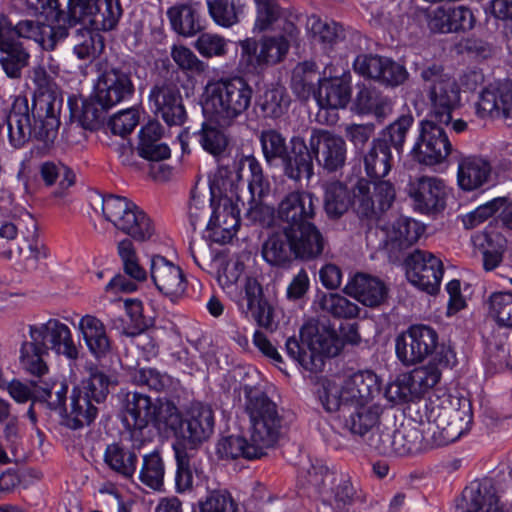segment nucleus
Returning <instances> with one entry per match:
<instances>
[{
    "mask_svg": "<svg viewBox=\"0 0 512 512\" xmlns=\"http://www.w3.org/2000/svg\"><path fill=\"white\" fill-rule=\"evenodd\" d=\"M154 415L152 421L159 428L170 430L176 438L178 437L184 418L173 403L167 401L156 405Z\"/></svg>",
    "mask_w": 512,
    "mask_h": 512,
    "instance_id": "obj_64",
    "label": "nucleus"
},
{
    "mask_svg": "<svg viewBox=\"0 0 512 512\" xmlns=\"http://www.w3.org/2000/svg\"><path fill=\"white\" fill-rule=\"evenodd\" d=\"M149 104L155 116L168 126H181L187 119L181 92L172 82L156 83L150 90Z\"/></svg>",
    "mask_w": 512,
    "mask_h": 512,
    "instance_id": "obj_22",
    "label": "nucleus"
},
{
    "mask_svg": "<svg viewBox=\"0 0 512 512\" xmlns=\"http://www.w3.org/2000/svg\"><path fill=\"white\" fill-rule=\"evenodd\" d=\"M30 341L22 343L20 363L22 368L32 376L48 373L44 356L49 350L68 359L78 357L70 328L59 319L50 318L44 323L29 325Z\"/></svg>",
    "mask_w": 512,
    "mask_h": 512,
    "instance_id": "obj_2",
    "label": "nucleus"
},
{
    "mask_svg": "<svg viewBox=\"0 0 512 512\" xmlns=\"http://www.w3.org/2000/svg\"><path fill=\"white\" fill-rule=\"evenodd\" d=\"M79 330L89 351L96 357H105L111 349V343L103 322L93 315H85L80 319Z\"/></svg>",
    "mask_w": 512,
    "mask_h": 512,
    "instance_id": "obj_42",
    "label": "nucleus"
},
{
    "mask_svg": "<svg viewBox=\"0 0 512 512\" xmlns=\"http://www.w3.org/2000/svg\"><path fill=\"white\" fill-rule=\"evenodd\" d=\"M214 426L212 409L200 403L195 404L184 417L177 439L181 440L185 447L198 448L212 436Z\"/></svg>",
    "mask_w": 512,
    "mask_h": 512,
    "instance_id": "obj_26",
    "label": "nucleus"
},
{
    "mask_svg": "<svg viewBox=\"0 0 512 512\" xmlns=\"http://www.w3.org/2000/svg\"><path fill=\"white\" fill-rule=\"evenodd\" d=\"M318 80L314 63H299L292 72L291 88L300 100H307L314 94L315 81Z\"/></svg>",
    "mask_w": 512,
    "mask_h": 512,
    "instance_id": "obj_54",
    "label": "nucleus"
},
{
    "mask_svg": "<svg viewBox=\"0 0 512 512\" xmlns=\"http://www.w3.org/2000/svg\"><path fill=\"white\" fill-rule=\"evenodd\" d=\"M486 304L488 315L498 326L512 329V292H493Z\"/></svg>",
    "mask_w": 512,
    "mask_h": 512,
    "instance_id": "obj_56",
    "label": "nucleus"
},
{
    "mask_svg": "<svg viewBox=\"0 0 512 512\" xmlns=\"http://www.w3.org/2000/svg\"><path fill=\"white\" fill-rule=\"evenodd\" d=\"M457 507L462 512H504L495 484L490 478L474 480L467 485Z\"/></svg>",
    "mask_w": 512,
    "mask_h": 512,
    "instance_id": "obj_29",
    "label": "nucleus"
},
{
    "mask_svg": "<svg viewBox=\"0 0 512 512\" xmlns=\"http://www.w3.org/2000/svg\"><path fill=\"white\" fill-rule=\"evenodd\" d=\"M150 277L157 290L172 302L179 299L187 287L182 269L161 255L152 256Z\"/></svg>",
    "mask_w": 512,
    "mask_h": 512,
    "instance_id": "obj_28",
    "label": "nucleus"
},
{
    "mask_svg": "<svg viewBox=\"0 0 512 512\" xmlns=\"http://www.w3.org/2000/svg\"><path fill=\"white\" fill-rule=\"evenodd\" d=\"M444 126L447 125L434 119L421 121L420 133L411 151L415 161L426 166L445 162L452 152V144Z\"/></svg>",
    "mask_w": 512,
    "mask_h": 512,
    "instance_id": "obj_17",
    "label": "nucleus"
},
{
    "mask_svg": "<svg viewBox=\"0 0 512 512\" xmlns=\"http://www.w3.org/2000/svg\"><path fill=\"white\" fill-rule=\"evenodd\" d=\"M288 105L289 97L282 87L267 89L259 100L264 117L272 119L281 117L288 109Z\"/></svg>",
    "mask_w": 512,
    "mask_h": 512,
    "instance_id": "obj_59",
    "label": "nucleus"
},
{
    "mask_svg": "<svg viewBox=\"0 0 512 512\" xmlns=\"http://www.w3.org/2000/svg\"><path fill=\"white\" fill-rule=\"evenodd\" d=\"M111 108L110 105H104L98 100L97 92L82 101L81 111L78 116L80 125L87 130L97 128L104 113Z\"/></svg>",
    "mask_w": 512,
    "mask_h": 512,
    "instance_id": "obj_60",
    "label": "nucleus"
},
{
    "mask_svg": "<svg viewBox=\"0 0 512 512\" xmlns=\"http://www.w3.org/2000/svg\"><path fill=\"white\" fill-rule=\"evenodd\" d=\"M244 296L238 301V307L245 317L249 315L260 327L273 329L274 309L263 296L261 284L257 279L248 277L243 287Z\"/></svg>",
    "mask_w": 512,
    "mask_h": 512,
    "instance_id": "obj_32",
    "label": "nucleus"
},
{
    "mask_svg": "<svg viewBox=\"0 0 512 512\" xmlns=\"http://www.w3.org/2000/svg\"><path fill=\"white\" fill-rule=\"evenodd\" d=\"M307 28L313 41L320 44L324 50H332L347 36L346 29L340 23L323 20L315 15L308 18Z\"/></svg>",
    "mask_w": 512,
    "mask_h": 512,
    "instance_id": "obj_43",
    "label": "nucleus"
},
{
    "mask_svg": "<svg viewBox=\"0 0 512 512\" xmlns=\"http://www.w3.org/2000/svg\"><path fill=\"white\" fill-rule=\"evenodd\" d=\"M440 378L439 368L430 363L400 375L394 383L389 385L387 394L393 401H413L432 389Z\"/></svg>",
    "mask_w": 512,
    "mask_h": 512,
    "instance_id": "obj_19",
    "label": "nucleus"
},
{
    "mask_svg": "<svg viewBox=\"0 0 512 512\" xmlns=\"http://www.w3.org/2000/svg\"><path fill=\"white\" fill-rule=\"evenodd\" d=\"M165 465L158 451L145 454L139 472L140 481L154 490H160L164 483Z\"/></svg>",
    "mask_w": 512,
    "mask_h": 512,
    "instance_id": "obj_53",
    "label": "nucleus"
},
{
    "mask_svg": "<svg viewBox=\"0 0 512 512\" xmlns=\"http://www.w3.org/2000/svg\"><path fill=\"white\" fill-rule=\"evenodd\" d=\"M413 124V117L402 115L386 128L381 130L363 154V166L366 175L374 181H382L392 168L393 148L399 155L403 151L408 131Z\"/></svg>",
    "mask_w": 512,
    "mask_h": 512,
    "instance_id": "obj_9",
    "label": "nucleus"
},
{
    "mask_svg": "<svg viewBox=\"0 0 512 512\" xmlns=\"http://www.w3.org/2000/svg\"><path fill=\"white\" fill-rule=\"evenodd\" d=\"M437 345L438 334L432 327L412 325L396 337V356L403 365L412 366L432 355Z\"/></svg>",
    "mask_w": 512,
    "mask_h": 512,
    "instance_id": "obj_18",
    "label": "nucleus"
},
{
    "mask_svg": "<svg viewBox=\"0 0 512 512\" xmlns=\"http://www.w3.org/2000/svg\"><path fill=\"white\" fill-rule=\"evenodd\" d=\"M317 394L323 408L327 412L338 411L341 407L344 409L350 407L349 400L344 396V384L324 379L320 383Z\"/></svg>",
    "mask_w": 512,
    "mask_h": 512,
    "instance_id": "obj_58",
    "label": "nucleus"
},
{
    "mask_svg": "<svg viewBox=\"0 0 512 512\" xmlns=\"http://www.w3.org/2000/svg\"><path fill=\"white\" fill-rule=\"evenodd\" d=\"M235 179L240 186L249 190V208L246 217L252 222L268 224L272 215L271 209L259 203V200L269 192L270 183L263 173L259 161L253 156H243L235 163Z\"/></svg>",
    "mask_w": 512,
    "mask_h": 512,
    "instance_id": "obj_14",
    "label": "nucleus"
},
{
    "mask_svg": "<svg viewBox=\"0 0 512 512\" xmlns=\"http://www.w3.org/2000/svg\"><path fill=\"white\" fill-rule=\"evenodd\" d=\"M118 254L123 262L125 273L135 281H144L147 278L145 269L139 264L133 242L126 238L117 246Z\"/></svg>",
    "mask_w": 512,
    "mask_h": 512,
    "instance_id": "obj_61",
    "label": "nucleus"
},
{
    "mask_svg": "<svg viewBox=\"0 0 512 512\" xmlns=\"http://www.w3.org/2000/svg\"><path fill=\"white\" fill-rule=\"evenodd\" d=\"M104 462L112 471L129 479L136 471L137 454L119 443H113L105 449Z\"/></svg>",
    "mask_w": 512,
    "mask_h": 512,
    "instance_id": "obj_48",
    "label": "nucleus"
},
{
    "mask_svg": "<svg viewBox=\"0 0 512 512\" xmlns=\"http://www.w3.org/2000/svg\"><path fill=\"white\" fill-rule=\"evenodd\" d=\"M267 448L261 443L249 440L242 436H227L221 438L216 444V454L220 459H258L266 454Z\"/></svg>",
    "mask_w": 512,
    "mask_h": 512,
    "instance_id": "obj_40",
    "label": "nucleus"
},
{
    "mask_svg": "<svg viewBox=\"0 0 512 512\" xmlns=\"http://www.w3.org/2000/svg\"><path fill=\"white\" fill-rule=\"evenodd\" d=\"M309 144L317 165L326 173H337L346 165L347 144L342 136L315 128L311 131Z\"/></svg>",
    "mask_w": 512,
    "mask_h": 512,
    "instance_id": "obj_20",
    "label": "nucleus"
},
{
    "mask_svg": "<svg viewBox=\"0 0 512 512\" xmlns=\"http://www.w3.org/2000/svg\"><path fill=\"white\" fill-rule=\"evenodd\" d=\"M245 412L250 419L253 441L267 449L274 447L281 435L282 419L276 404L261 390L245 386Z\"/></svg>",
    "mask_w": 512,
    "mask_h": 512,
    "instance_id": "obj_11",
    "label": "nucleus"
},
{
    "mask_svg": "<svg viewBox=\"0 0 512 512\" xmlns=\"http://www.w3.org/2000/svg\"><path fill=\"white\" fill-rule=\"evenodd\" d=\"M343 384L344 393H346L344 396L347 397L350 405H369L374 396L380 392L378 377L371 371L354 373Z\"/></svg>",
    "mask_w": 512,
    "mask_h": 512,
    "instance_id": "obj_38",
    "label": "nucleus"
},
{
    "mask_svg": "<svg viewBox=\"0 0 512 512\" xmlns=\"http://www.w3.org/2000/svg\"><path fill=\"white\" fill-rule=\"evenodd\" d=\"M167 17L173 30L185 37L193 36L202 29L197 4H176L167 10Z\"/></svg>",
    "mask_w": 512,
    "mask_h": 512,
    "instance_id": "obj_44",
    "label": "nucleus"
},
{
    "mask_svg": "<svg viewBox=\"0 0 512 512\" xmlns=\"http://www.w3.org/2000/svg\"><path fill=\"white\" fill-rule=\"evenodd\" d=\"M300 337L301 344L295 337L286 340V352L308 371L321 370L325 356L335 357L340 352L336 332L324 325H305L300 330Z\"/></svg>",
    "mask_w": 512,
    "mask_h": 512,
    "instance_id": "obj_8",
    "label": "nucleus"
},
{
    "mask_svg": "<svg viewBox=\"0 0 512 512\" xmlns=\"http://www.w3.org/2000/svg\"><path fill=\"white\" fill-rule=\"evenodd\" d=\"M351 97V88L341 78L320 82L316 96L317 103L323 110L345 108Z\"/></svg>",
    "mask_w": 512,
    "mask_h": 512,
    "instance_id": "obj_45",
    "label": "nucleus"
},
{
    "mask_svg": "<svg viewBox=\"0 0 512 512\" xmlns=\"http://www.w3.org/2000/svg\"><path fill=\"white\" fill-rule=\"evenodd\" d=\"M352 196L346 185L332 181L325 187L324 208L328 216L338 218L351 207Z\"/></svg>",
    "mask_w": 512,
    "mask_h": 512,
    "instance_id": "obj_51",
    "label": "nucleus"
},
{
    "mask_svg": "<svg viewBox=\"0 0 512 512\" xmlns=\"http://www.w3.org/2000/svg\"><path fill=\"white\" fill-rule=\"evenodd\" d=\"M476 18L467 6H440L427 14V25L433 33H458L474 28Z\"/></svg>",
    "mask_w": 512,
    "mask_h": 512,
    "instance_id": "obj_31",
    "label": "nucleus"
},
{
    "mask_svg": "<svg viewBox=\"0 0 512 512\" xmlns=\"http://www.w3.org/2000/svg\"><path fill=\"white\" fill-rule=\"evenodd\" d=\"M253 89L241 77L222 78L205 87L203 111L220 127L232 126L249 109Z\"/></svg>",
    "mask_w": 512,
    "mask_h": 512,
    "instance_id": "obj_5",
    "label": "nucleus"
},
{
    "mask_svg": "<svg viewBox=\"0 0 512 512\" xmlns=\"http://www.w3.org/2000/svg\"><path fill=\"white\" fill-rule=\"evenodd\" d=\"M476 114L481 118L512 121V84L495 82L484 87L476 103Z\"/></svg>",
    "mask_w": 512,
    "mask_h": 512,
    "instance_id": "obj_27",
    "label": "nucleus"
},
{
    "mask_svg": "<svg viewBox=\"0 0 512 512\" xmlns=\"http://www.w3.org/2000/svg\"><path fill=\"white\" fill-rule=\"evenodd\" d=\"M95 91L98 100L111 107L129 100L135 91L130 71L123 67H106L97 78Z\"/></svg>",
    "mask_w": 512,
    "mask_h": 512,
    "instance_id": "obj_25",
    "label": "nucleus"
},
{
    "mask_svg": "<svg viewBox=\"0 0 512 512\" xmlns=\"http://www.w3.org/2000/svg\"><path fill=\"white\" fill-rule=\"evenodd\" d=\"M405 266L407 279L412 285L428 294L439 290L444 271L439 257L416 249L405 259Z\"/></svg>",
    "mask_w": 512,
    "mask_h": 512,
    "instance_id": "obj_21",
    "label": "nucleus"
},
{
    "mask_svg": "<svg viewBox=\"0 0 512 512\" xmlns=\"http://www.w3.org/2000/svg\"><path fill=\"white\" fill-rule=\"evenodd\" d=\"M155 404L147 395L128 392L124 399L123 422L126 428H147L155 416Z\"/></svg>",
    "mask_w": 512,
    "mask_h": 512,
    "instance_id": "obj_39",
    "label": "nucleus"
},
{
    "mask_svg": "<svg viewBox=\"0 0 512 512\" xmlns=\"http://www.w3.org/2000/svg\"><path fill=\"white\" fill-rule=\"evenodd\" d=\"M209 15L223 27H231L238 22L236 0H207Z\"/></svg>",
    "mask_w": 512,
    "mask_h": 512,
    "instance_id": "obj_63",
    "label": "nucleus"
},
{
    "mask_svg": "<svg viewBox=\"0 0 512 512\" xmlns=\"http://www.w3.org/2000/svg\"><path fill=\"white\" fill-rule=\"evenodd\" d=\"M424 228L414 219L398 218L387 235V243L391 249L403 250L411 247L418 241Z\"/></svg>",
    "mask_w": 512,
    "mask_h": 512,
    "instance_id": "obj_47",
    "label": "nucleus"
},
{
    "mask_svg": "<svg viewBox=\"0 0 512 512\" xmlns=\"http://www.w3.org/2000/svg\"><path fill=\"white\" fill-rule=\"evenodd\" d=\"M324 246L277 225L262 244L261 253L271 266L285 267L293 260H311L322 254Z\"/></svg>",
    "mask_w": 512,
    "mask_h": 512,
    "instance_id": "obj_10",
    "label": "nucleus"
},
{
    "mask_svg": "<svg viewBox=\"0 0 512 512\" xmlns=\"http://www.w3.org/2000/svg\"><path fill=\"white\" fill-rule=\"evenodd\" d=\"M318 199L307 191H294L287 194L278 204L279 225L289 228L300 236L315 240L324 246L320 231L312 223L316 214Z\"/></svg>",
    "mask_w": 512,
    "mask_h": 512,
    "instance_id": "obj_13",
    "label": "nucleus"
},
{
    "mask_svg": "<svg viewBox=\"0 0 512 512\" xmlns=\"http://www.w3.org/2000/svg\"><path fill=\"white\" fill-rule=\"evenodd\" d=\"M10 32V37L15 40L20 38L32 39L47 51L53 50L58 41L69 36L66 24L58 23L52 26L33 20H22L15 26L6 18H0V32Z\"/></svg>",
    "mask_w": 512,
    "mask_h": 512,
    "instance_id": "obj_23",
    "label": "nucleus"
},
{
    "mask_svg": "<svg viewBox=\"0 0 512 512\" xmlns=\"http://www.w3.org/2000/svg\"><path fill=\"white\" fill-rule=\"evenodd\" d=\"M313 153L309 142L304 138L294 136L290 140V151L283 157L282 167L284 175L295 182L303 179L309 181L314 175Z\"/></svg>",
    "mask_w": 512,
    "mask_h": 512,
    "instance_id": "obj_33",
    "label": "nucleus"
},
{
    "mask_svg": "<svg viewBox=\"0 0 512 512\" xmlns=\"http://www.w3.org/2000/svg\"><path fill=\"white\" fill-rule=\"evenodd\" d=\"M225 170L219 171L220 179L217 182L221 194L217 203H215V192L211 188V207L212 214L207 223V230L210 231L209 237L212 241L225 244L232 240L240 225L239 203L244 206V201L239 195V182L235 179V172L227 175Z\"/></svg>",
    "mask_w": 512,
    "mask_h": 512,
    "instance_id": "obj_6",
    "label": "nucleus"
},
{
    "mask_svg": "<svg viewBox=\"0 0 512 512\" xmlns=\"http://www.w3.org/2000/svg\"><path fill=\"white\" fill-rule=\"evenodd\" d=\"M111 384L112 381L108 375L98 368H91L89 377L75 388L96 404H100L107 398Z\"/></svg>",
    "mask_w": 512,
    "mask_h": 512,
    "instance_id": "obj_55",
    "label": "nucleus"
},
{
    "mask_svg": "<svg viewBox=\"0 0 512 512\" xmlns=\"http://www.w3.org/2000/svg\"><path fill=\"white\" fill-rule=\"evenodd\" d=\"M35 9L46 19L70 27L82 24L94 31L114 29L122 15L119 0H68L67 12L58 0H36Z\"/></svg>",
    "mask_w": 512,
    "mask_h": 512,
    "instance_id": "obj_3",
    "label": "nucleus"
},
{
    "mask_svg": "<svg viewBox=\"0 0 512 512\" xmlns=\"http://www.w3.org/2000/svg\"><path fill=\"white\" fill-rule=\"evenodd\" d=\"M408 195L415 210L422 214L436 215L446 207L447 186L437 177L422 176L408 184Z\"/></svg>",
    "mask_w": 512,
    "mask_h": 512,
    "instance_id": "obj_24",
    "label": "nucleus"
},
{
    "mask_svg": "<svg viewBox=\"0 0 512 512\" xmlns=\"http://www.w3.org/2000/svg\"><path fill=\"white\" fill-rule=\"evenodd\" d=\"M425 408L428 432L437 446L458 440L470 429L473 413L469 400L464 397L444 392L430 397Z\"/></svg>",
    "mask_w": 512,
    "mask_h": 512,
    "instance_id": "obj_4",
    "label": "nucleus"
},
{
    "mask_svg": "<svg viewBox=\"0 0 512 512\" xmlns=\"http://www.w3.org/2000/svg\"><path fill=\"white\" fill-rule=\"evenodd\" d=\"M163 128L158 121L148 122L140 131L138 154L149 161H162L170 157V148L160 141Z\"/></svg>",
    "mask_w": 512,
    "mask_h": 512,
    "instance_id": "obj_41",
    "label": "nucleus"
},
{
    "mask_svg": "<svg viewBox=\"0 0 512 512\" xmlns=\"http://www.w3.org/2000/svg\"><path fill=\"white\" fill-rule=\"evenodd\" d=\"M333 497L337 508H345L364 501L361 489L354 485L348 475L340 476L333 488Z\"/></svg>",
    "mask_w": 512,
    "mask_h": 512,
    "instance_id": "obj_62",
    "label": "nucleus"
},
{
    "mask_svg": "<svg viewBox=\"0 0 512 512\" xmlns=\"http://www.w3.org/2000/svg\"><path fill=\"white\" fill-rule=\"evenodd\" d=\"M45 375L35 376V401L45 403L51 410L61 409L65 405L68 385L63 380H46Z\"/></svg>",
    "mask_w": 512,
    "mask_h": 512,
    "instance_id": "obj_49",
    "label": "nucleus"
},
{
    "mask_svg": "<svg viewBox=\"0 0 512 512\" xmlns=\"http://www.w3.org/2000/svg\"><path fill=\"white\" fill-rule=\"evenodd\" d=\"M344 292L368 307H377L387 298L388 288L376 276L356 273L344 287Z\"/></svg>",
    "mask_w": 512,
    "mask_h": 512,
    "instance_id": "obj_34",
    "label": "nucleus"
},
{
    "mask_svg": "<svg viewBox=\"0 0 512 512\" xmlns=\"http://www.w3.org/2000/svg\"><path fill=\"white\" fill-rule=\"evenodd\" d=\"M319 309L338 319H351L359 314L356 303L338 293L322 294L315 301Z\"/></svg>",
    "mask_w": 512,
    "mask_h": 512,
    "instance_id": "obj_52",
    "label": "nucleus"
},
{
    "mask_svg": "<svg viewBox=\"0 0 512 512\" xmlns=\"http://www.w3.org/2000/svg\"><path fill=\"white\" fill-rule=\"evenodd\" d=\"M348 415L344 418V427L354 436H358L368 444L371 435H378L381 410L376 405H350Z\"/></svg>",
    "mask_w": 512,
    "mask_h": 512,
    "instance_id": "obj_35",
    "label": "nucleus"
},
{
    "mask_svg": "<svg viewBox=\"0 0 512 512\" xmlns=\"http://www.w3.org/2000/svg\"><path fill=\"white\" fill-rule=\"evenodd\" d=\"M259 142L264 159L269 165H273L277 160H282L288 152L286 138L276 129L262 130Z\"/></svg>",
    "mask_w": 512,
    "mask_h": 512,
    "instance_id": "obj_57",
    "label": "nucleus"
},
{
    "mask_svg": "<svg viewBox=\"0 0 512 512\" xmlns=\"http://www.w3.org/2000/svg\"><path fill=\"white\" fill-rule=\"evenodd\" d=\"M423 88L429 103V119L449 125L452 112L460 105V87L456 80L444 73L439 63L417 64Z\"/></svg>",
    "mask_w": 512,
    "mask_h": 512,
    "instance_id": "obj_7",
    "label": "nucleus"
},
{
    "mask_svg": "<svg viewBox=\"0 0 512 512\" xmlns=\"http://www.w3.org/2000/svg\"><path fill=\"white\" fill-rule=\"evenodd\" d=\"M423 423L407 420L394 430L383 429L378 435H371L368 445L384 455L405 456L425 449Z\"/></svg>",
    "mask_w": 512,
    "mask_h": 512,
    "instance_id": "obj_15",
    "label": "nucleus"
},
{
    "mask_svg": "<svg viewBox=\"0 0 512 512\" xmlns=\"http://www.w3.org/2000/svg\"><path fill=\"white\" fill-rule=\"evenodd\" d=\"M101 208L106 221L137 242L148 241L155 234L151 218L126 197L107 195L102 199Z\"/></svg>",
    "mask_w": 512,
    "mask_h": 512,
    "instance_id": "obj_12",
    "label": "nucleus"
},
{
    "mask_svg": "<svg viewBox=\"0 0 512 512\" xmlns=\"http://www.w3.org/2000/svg\"><path fill=\"white\" fill-rule=\"evenodd\" d=\"M9 34L8 30L0 32V65L9 78L19 79L29 64L30 53L21 40L12 39Z\"/></svg>",
    "mask_w": 512,
    "mask_h": 512,
    "instance_id": "obj_36",
    "label": "nucleus"
},
{
    "mask_svg": "<svg viewBox=\"0 0 512 512\" xmlns=\"http://www.w3.org/2000/svg\"><path fill=\"white\" fill-rule=\"evenodd\" d=\"M242 55L247 56L255 68L281 62L289 51V41L283 35L265 36L259 42L246 39L240 43Z\"/></svg>",
    "mask_w": 512,
    "mask_h": 512,
    "instance_id": "obj_30",
    "label": "nucleus"
},
{
    "mask_svg": "<svg viewBox=\"0 0 512 512\" xmlns=\"http://www.w3.org/2000/svg\"><path fill=\"white\" fill-rule=\"evenodd\" d=\"M490 162L481 156H465L458 162L457 183L464 191H473L485 185L490 178Z\"/></svg>",
    "mask_w": 512,
    "mask_h": 512,
    "instance_id": "obj_37",
    "label": "nucleus"
},
{
    "mask_svg": "<svg viewBox=\"0 0 512 512\" xmlns=\"http://www.w3.org/2000/svg\"><path fill=\"white\" fill-rule=\"evenodd\" d=\"M9 142L22 147L30 139L53 142L60 126L59 103L49 95L35 97L30 111L26 97H16L6 117Z\"/></svg>",
    "mask_w": 512,
    "mask_h": 512,
    "instance_id": "obj_1",
    "label": "nucleus"
},
{
    "mask_svg": "<svg viewBox=\"0 0 512 512\" xmlns=\"http://www.w3.org/2000/svg\"><path fill=\"white\" fill-rule=\"evenodd\" d=\"M395 199V189L390 181H373L361 178L352 189L351 207L367 220H377Z\"/></svg>",
    "mask_w": 512,
    "mask_h": 512,
    "instance_id": "obj_16",
    "label": "nucleus"
},
{
    "mask_svg": "<svg viewBox=\"0 0 512 512\" xmlns=\"http://www.w3.org/2000/svg\"><path fill=\"white\" fill-rule=\"evenodd\" d=\"M97 413L96 403L74 388L71 394L70 410L65 417V425L70 429H80L91 424Z\"/></svg>",
    "mask_w": 512,
    "mask_h": 512,
    "instance_id": "obj_46",
    "label": "nucleus"
},
{
    "mask_svg": "<svg viewBox=\"0 0 512 512\" xmlns=\"http://www.w3.org/2000/svg\"><path fill=\"white\" fill-rule=\"evenodd\" d=\"M73 52L78 59L92 62L103 50L102 37L88 27L78 28L72 35Z\"/></svg>",
    "mask_w": 512,
    "mask_h": 512,
    "instance_id": "obj_50",
    "label": "nucleus"
}]
</instances>
